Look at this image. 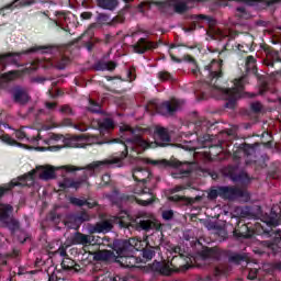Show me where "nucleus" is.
Masks as SVG:
<instances>
[{"instance_id":"nucleus-1","label":"nucleus","mask_w":281,"mask_h":281,"mask_svg":"<svg viewBox=\"0 0 281 281\" xmlns=\"http://www.w3.org/2000/svg\"><path fill=\"white\" fill-rule=\"evenodd\" d=\"M187 63L194 65L191 69L193 76L201 78L194 86V93L198 100H207L210 95L214 93H220L222 100H226L224 106L226 109H236V102L238 99L243 98V91H245V85H247V78L241 77L235 79L234 87H227V82L223 81V59H213L207 65L199 68L196 65V59L191 55L184 56Z\"/></svg>"},{"instance_id":"nucleus-2","label":"nucleus","mask_w":281,"mask_h":281,"mask_svg":"<svg viewBox=\"0 0 281 281\" xmlns=\"http://www.w3.org/2000/svg\"><path fill=\"white\" fill-rule=\"evenodd\" d=\"M121 137L115 139L102 138L100 136H92V143L98 146H102V144H121L123 150L121 153H116L115 156L111 159L105 160H97L92 161L86 167H77L74 165H65L61 166V170H66L67 172H79L80 170H90L91 175L93 172H100L106 166H113L117 164V166H122V161L130 157V159L137 160L139 159V154L142 150L146 148H150V143L144 139V135H150L153 133V128L150 127H131V125H123L120 127ZM142 148V150L139 149Z\"/></svg>"},{"instance_id":"nucleus-3","label":"nucleus","mask_w":281,"mask_h":281,"mask_svg":"<svg viewBox=\"0 0 281 281\" xmlns=\"http://www.w3.org/2000/svg\"><path fill=\"white\" fill-rule=\"evenodd\" d=\"M108 247L117 254L115 262H119L124 269H135L137 265L143 262L142 257L128 254L133 249L131 240L114 239L113 243L108 244Z\"/></svg>"},{"instance_id":"nucleus-4","label":"nucleus","mask_w":281,"mask_h":281,"mask_svg":"<svg viewBox=\"0 0 281 281\" xmlns=\"http://www.w3.org/2000/svg\"><path fill=\"white\" fill-rule=\"evenodd\" d=\"M148 269L156 276H172V273H184V271L192 269V265L186 263L183 257L175 256L169 263L156 260L148 265Z\"/></svg>"},{"instance_id":"nucleus-5","label":"nucleus","mask_w":281,"mask_h":281,"mask_svg":"<svg viewBox=\"0 0 281 281\" xmlns=\"http://www.w3.org/2000/svg\"><path fill=\"white\" fill-rule=\"evenodd\" d=\"M116 223L121 229H128L130 227H133L136 232L159 229V226L150 220V215H148V213H138L133 222L128 221V217H117Z\"/></svg>"},{"instance_id":"nucleus-6","label":"nucleus","mask_w":281,"mask_h":281,"mask_svg":"<svg viewBox=\"0 0 281 281\" xmlns=\"http://www.w3.org/2000/svg\"><path fill=\"white\" fill-rule=\"evenodd\" d=\"M144 161L151 166H161L162 168H181L178 172L172 173L173 179H186L192 175V164L188 161L181 162L177 158H171L170 160H151L146 158Z\"/></svg>"},{"instance_id":"nucleus-7","label":"nucleus","mask_w":281,"mask_h":281,"mask_svg":"<svg viewBox=\"0 0 281 281\" xmlns=\"http://www.w3.org/2000/svg\"><path fill=\"white\" fill-rule=\"evenodd\" d=\"M34 175L35 170L27 173L13 178L10 182L0 186V199H3L8 192H12L14 188H32L34 186Z\"/></svg>"},{"instance_id":"nucleus-8","label":"nucleus","mask_w":281,"mask_h":281,"mask_svg":"<svg viewBox=\"0 0 281 281\" xmlns=\"http://www.w3.org/2000/svg\"><path fill=\"white\" fill-rule=\"evenodd\" d=\"M14 206L0 203V223L7 227L11 234H16L21 229V222L14 217Z\"/></svg>"},{"instance_id":"nucleus-9","label":"nucleus","mask_w":281,"mask_h":281,"mask_svg":"<svg viewBox=\"0 0 281 281\" xmlns=\"http://www.w3.org/2000/svg\"><path fill=\"white\" fill-rule=\"evenodd\" d=\"M52 46H33L29 49L15 52V53H5L0 54V65L2 67H7V65H19V59L16 57L27 55V54H36V52H42V54H47L50 52Z\"/></svg>"},{"instance_id":"nucleus-10","label":"nucleus","mask_w":281,"mask_h":281,"mask_svg":"<svg viewBox=\"0 0 281 281\" xmlns=\"http://www.w3.org/2000/svg\"><path fill=\"white\" fill-rule=\"evenodd\" d=\"M207 0H166L158 1L156 5L162 10V12H168V10H173L176 14H186L190 10V3H203Z\"/></svg>"},{"instance_id":"nucleus-11","label":"nucleus","mask_w":281,"mask_h":281,"mask_svg":"<svg viewBox=\"0 0 281 281\" xmlns=\"http://www.w3.org/2000/svg\"><path fill=\"white\" fill-rule=\"evenodd\" d=\"M149 106L154 113H158L159 115H175L179 109V101H165L161 103H157L151 101Z\"/></svg>"},{"instance_id":"nucleus-12","label":"nucleus","mask_w":281,"mask_h":281,"mask_svg":"<svg viewBox=\"0 0 281 281\" xmlns=\"http://www.w3.org/2000/svg\"><path fill=\"white\" fill-rule=\"evenodd\" d=\"M212 124L205 117H200L194 122V133L200 142H212L210 133Z\"/></svg>"},{"instance_id":"nucleus-13","label":"nucleus","mask_w":281,"mask_h":281,"mask_svg":"<svg viewBox=\"0 0 281 281\" xmlns=\"http://www.w3.org/2000/svg\"><path fill=\"white\" fill-rule=\"evenodd\" d=\"M130 245L135 249V251H140L142 262H148V260H153V258H155V247L148 246V243L144 246L142 240L132 238L130 239Z\"/></svg>"},{"instance_id":"nucleus-14","label":"nucleus","mask_w":281,"mask_h":281,"mask_svg":"<svg viewBox=\"0 0 281 281\" xmlns=\"http://www.w3.org/2000/svg\"><path fill=\"white\" fill-rule=\"evenodd\" d=\"M245 196H249V194L238 187H220V198L224 201H236V199H245Z\"/></svg>"},{"instance_id":"nucleus-15","label":"nucleus","mask_w":281,"mask_h":281,"mask_svg":"<svg viewBox=\"0 0 281 281\" xmlns=\"http://www.w3.org/2000/svg\"><path fill=\"white\" fill-rule=\"evenodd\" d=\"M225 177H228L234 183H249V175L240 171L238 166L229 165L224 169Z\"/></svg>"},{"instance_id":"nucleus-16","label":"nucleus","mask_w":281,"mask_h":281,"mask_svg":"<svg viewBox=\"0 0 281 281\" xmlns=\"http://www.w3.org/2000/svg\"><path fill=\"white\" fill-rule=\"evenodd\" d=\"M225 177H228L234 183H249V175L240 171L238 166L229 165L224 169Z\"/></svg>"},{"instance_id":"nucleus-17","label":"nucleus","mask_w":281,"mask_h":281,"mask_svg":"<svg viewBox=\"0 0 281 281\" xmlns=\"http://www.w3.org/2000/svg\"><path fill=\"white\" fill-rule=\"evenodd\" d=\"M89 221H91V215L87 211H80L68 216L66 227H69V229H80V225Z\"/></svg>"},{"instance_id":"nucleus-18","label":"nucleus","mask_w":281,"mask_h":281,"mask_svg":"<svg viewBox=\"0 0 281 281\" xmlns=\"http://www.w3.org/2000/svg\"><path fill=\"white\" fill-rule=\"evenodd\" d=\"M164 43L161 40L158 42L148 41L146 37H140L137 43H135L132 47L135 54H146V52H150L151 49H157L159 45Z\"/></svg>"},{"instance_id":"nucleus-19","label":"nucleus","mask_w":281,"mask_h":281,"mask_svg":"<svg viewBox=\"0 0 281 281\" xmlns=\"http://www.w3.org/2000/svg\"><path fill=\"white\" fill-rule=\"evenodd\" d=\"M263 65H266V67H270V69H274V71H281L280 53L273 48L266 49Z\"/></svg>"},{"instance_id":"nucleus-20","label":"nucleus","mask_w":281,"mask_h":281,"mask_svg":"<svg viewBox=\"0 0 281 281\" xmlns=\"http://www.w3.org/2000/svg\"><path fill=\"white\" fill-rule=\"evenodd\" d=\"M34 3H36V0H13L0 9V14L5 16L10 12H14V10H21V8H27L29 5H34Z\"/></svg>"},{"instance_id":"nucleus-21","label":"nucleus","mask_w":281,"mask_h":281,"mask_svg":"<svg viewBox=\"0 0 281 281\" xmlns=\"http://www.w3.org/2000/svg\"><path fill=\"white\" fill-rule=\"evenodd\" d=\"M154 137H155L154 144L156 146H159L160 148H166V146H170L171 138L167 128L156 127L154 131Z\"/></svg>"},{"instance_id":"nucleus-22","label":"nucleus","mask_w":281,"mask_h":281,"mask_svg":"<svg viewBox=\"0 0 281 281\" xmlns=\"http://www.w3.org/2000/svg\"><path fill=\"white\" fill-rule=\"evenodd\" d=\"M87 181H89V176L87 173H83L81 179L79 180L64 178L63 181L59 182V188H61V190H67L69 188H72L74 190H79V188H81L83 183H87Z\"/></svg>"},{"instance_id":"nucleus-23","label":"nucleus","mask_w":281,"mask_h":281,"mask_svg":"<svg viewBox=\"0 0 281 281\" xmlns=\"http://www.w3.org/2000/svg\"><path fill=\"white\" fill-rule=\"evenodd\" d=\"M12 98L16 104H21L22 106H25L31 99L27 90L21 86H15L12 89Z\"/></svg>"},{"instance_id":"nucleus-24","label":"nucleus","mask_w":281,"mask_h":281,"mask_svg":"<svg viewBox=\"0 0 281 281\" xmlns=\"http://www.w3.org/2000/svg\"><path fill=\"white\" fill-rule=\"evenodd\" d=\"M235 238H251L254 236V227L250 224H245L243 221L237 223V227L233 232Z\"/></svg>"},{"instance_id":"nucleus-25","label":"nucleus","mask_w":281,"mask_h":281,"mask_svg":"<svg viewBox=\"0 0 281 281\" xmlns=\"http://www.w3.org/2000/svg\"><path fill=\"white\" fill-rule=\"evenodd\" d=\"M151 175L153 173H150V170L137 167L133 171V179L137 183H143V186H146V183H148L150 180Z\"/></svg>"},{"instance_id":"nucleus-26","label":"nucleus","mask_w":281,"mask_h":281,"mask_svg":"<svg viewBox=\"0 0 281 281\" xmlns=\"http://www.w3.org/2000/svg\"><path fill=\"white\" fill-rule=\"evenodd\" d=\"M241 3L246 5H250L251 8H273V5H278L281 3V0H239Z\"/></svg>"},{"instance_id":"nucleus-27","label":"nucleus","mask_w":281,"mask_h":281,"mask_svg":"<svg viewBox=\"0 0 281 281\" xmlns=\"http://www.w3.org/2000/svg\"><path fill=\"white\" fill-rule=\"evenodd\" d=\"M97 23H99V25H115V23H124V16L116 15L111 20L109 14L99 13L97 15Z\"/></svg>"},{"instance_id":"nucleus-28","label":"nucleus","mask_w":281,"mask_h":281,"mask_svg":"<svg viewBox=\"0 0 281 281\" xmlns=\"http://www.w3.org/2000/svg\"><path fill=\"white\" fill-rule=\"evenodd\" d=\"M244 154V157H250V155H254L256 153V146L255 145H249L247 143L240 144L238 146V149L234 151V158L235 159H240V154Z\"/></svg>"},{"instance_id":"nucleus-29","label":"nucleus","mask_w":281,"mask_h":281,"mask_svg":"<svg viewBox=\"0 0 281 281\" xmlns=\"http://www.w3.org/2000/svg\"><path fill=\"white\" fill-rule=\"evenodd\" d=\"M113 229V224L111 221L105 220L102 222H98L94 224L91 228L92 234H108V232H111Z\"/></svg>"},{"instance_id":"nucleus-30","label":"nucleus","mask_w":281,"mask_h":281,"mask_svg":"<svg viewBox=\"0 0 281 281\" xmlns=\"http://www.w3.org/2000/svg\"><path fill=\"white\" fill-rule=\"evenodd\" d=\"M91 235H85L80 232L75 233V235L71 238L72 245H82L83 247H87L91 245L92 240Z\"/></svg>"},{"instance_id":"nucleus-31","label":"nucleus","mask_w":281,"mask_h":281,"mask_svg":"<svg viewBox=\"0 0 281 281\" xmlns=\"http://www.w3.org/2000/svg\"><path fill=\"white\" fill-rule=\"evenodd\" d=\"M42 172L40 173V179L43 181H49L56 177V168L54 166H40Z\"/></svg>"},{"instance_id":"nucleus-32","label":"nucleus","mask_w":281,"mask_h":281,"mask_svg":"<svg viewBox=\"0 0 281 281\" xmlns=\"http://www.w3.org/2000/svg\"><path fill=\"white\" fill-rule=\"evenodd\" d=\"M116 68H117V63L113 60H110V61L99 60L94 64L95 71H115Z\"/></svg>"},{"instance_id":"nucleus-33","label":"nucleus","mask_w":281,"mask_h":281,"mask_svg":"<svg viewBox=\"0 0 281 281\" xmlns=\"http://www.w3.org/2000/svg\"><path fill=\"white\" fill-rule=\"evenodd\" d=\"M200 256L203 260H221V251L217 248L206 247L200 252Z\"/></svg>"},{"instance_id":"nucleus-34","label":"nucleus","mask_w":281,"mask_h":281,"mask_svg":"<svg viewBox=\"0 0 281 281\" xmlns=\"http://www.w3.org/2000/svg\"><path fill=\"white\" fill-rule=\"evenodd\" d=\"M117 258L115 252L111 250H99L94 254V259L100 262H111V260H115Z\"/></svg>"},{"instance_id":"nucleus-35","label":"nucleus","mask_w":281,"mask_h":281,"mask_svg":"<svg viewBox=\"0 0 281 281\" xmlns=\"http://www.w3.org/2000/svg\"><path fill=\"white\" fill-rule=\"evenodd\" d=\"M138 194H149V198L146 200L136 199V203L138 205H143V207H147V205H153L155 203V195H153V192H150L149 188H143Z\"/></svg>"},{"instance_id":"nucleus-36","label":"nucleus","mask_w":281,"mask_h":281,"mask_svg":"<svg viewBox=\"0 0 281 281\" xmlns=\"http://www.w3.org/2000/svg\"><path fill=\"white\" fill-rule=\"evenodd\" d=\"M115 128V123L111 119H104L99 123L100 134L109 133V131H113Z\"/></svg>"},{"instance_id":"nucleus-37","label":"nucleus","mask_w":281,"mask_h":281,"mask_svg":"<svg viewBox=\"0 0 281 281\" xmlns=\"http://www.w3.org/2000/svg\"><path fill=\"white\" fill-rule=\"evenodd\" d=\"M97 5L102 10H115L117 8V0H97Z\"/></svg>"},{"instance_id":"nucleus-38","label":"nucleus","mask_w":281,"mask_h":281,"mask_svg":"<svg viewBox=\"0 0 281 281\" xmlns=\"http://www.w3.org/2000/svg\"><path fill=\"white\" fill-rule=\"evenodd\" d=\"M21 76V71L19 70H10L8 72H4L0 76L1 80H3V82H12L14 80H16V78H19Z\"/></svg>"},{"instance_id":"nucleus-39","label":"nucleus","mask_w":281,"mask_h":281,"mask_svg":"<svg viewBox=\"0 0 281 281\" xmlns=\"http://www.w3.org/2000/svg\"><path fill=\"white\" fill-rule=\"evenodd\" d=\"M256 63L257 60L254 55L247 56L245 59L246 71H252V74H256L258 71V68H256Z\"/></svg>"},{"instance_id":"nucleus-40","label":"nucleus","mask_w":281,"mask_h":281,"mask_svg":"<svg viewBox=\"0 0 281 281\" xmlns=\"http://www.w3.org/2000/svg\"><path fill=\"white\" fill-rule=\"evenodd\" d=\"M228 262L233 265H240L241 262H247V256L238 252H233L228 256Z\"/></svg>"},{"instance_id":"nucleus-41","label":"nucleus","mask_w":281,"mask_h":281,"mask_svg":"<svg viewBox=\"0 0 281 281\" xmlns=\"http://www.w3.org/2000/svg\"><path fill=\"white\" fill-rule=\"evenodd\" d=\"M169 200L173 201L175 203H184V205H192V203H194L193 199L179 194L171 195Z\"/></svg>"},{"instance_id":"nucleus-42","label":"nucleus","mask_w":281,"mask_h":281,"mask_svg":"<svg viewBox=\"0 0 281 281\" xmlns=\"http://www.w3.org/2000/svg\"><path fill=\"white\" fill-rule=\"evenodd\" d=\"M0 139L8 146H23V144L16 142V139L12 138L9 134H3L0 136Z\"/></svg>"},{"instance_id":"nucleus-43","label":"nucleus","mask_w":281,"mask_h":281,"mask_svg":"<svg viewBox=\"0 0 281 281\" xmlns=\"http://www.w3.org/2000/svg\"><path fill=\"white\" fill-rule=\"evenodd\" d=\"M76 267V261H74L71 258H66L61 261V269L64 271H71Z\"/></svg>"},{"instance_id":"nucleus-44","label":"nucleus","mask_w":281,"mask_h":281,"mask_svg":"<svg viewBox=\"0 0 281 281\" xmlns=\"http://www.w3.org/2000/svg\"><path fill=\"white\" fill-rule=\"evenodd\" d=\"M61 125H63V126H72V127L76 128L77 131H81V132L87 131V128H80V125L74 124V122L71 121V119H64V120L61 121Z\"/></svg>"},{"instance_id":"nucleus-45","label":"nucleus","mask_w":281,"mask_h":281,"mask_svg":"<svg viewBox=\"0 0 281 281\" xmlns=\"http://www.w3.org/2000/svg\"><path fill=\"white\" fill-rule=\"evenodd\" d=\"M67 65H69V58L68 57H61L59 60L56 61V67L59 70L66 69Z\"/></svg>"},{"instance_id":"nucleus-46","label":"nucleus","mask_w":281,"mask_h":281,"mask_svg":"<svg viewBox=\"0 0 281 281\" xmlns=\"http://www.w3.org/2000/svg\"><path fill=\"white\" fill-rule=\"evenodd\" d=\"M90 105L88 108V111H90L91 113H100V103L93 101V100H90Z\"/></svg>"},{"instance_id":"nucleus-47","label":"nucleus","mask_w":281,"mask_h":281,"mask_svg":"<svg viewBox=\"0 0 281 281\" xmlns=\"http://www.w3.org/2000/svg\"><path fill=\"white\" fill-rule=\"evenodd\" d=\"M195 21H207L210 25L214 24V18L204 14L194 15Z\"/></svg>"},{"instance_id":"nucleus-48","label":"nucleus","mask_w":281,"mask_h":281,"mask_svg":"<svg viewBox=\"0 0 281 281\" xmlns=\"http://www.w3.org/2000/svg\"><path fill=\"white\" fill-rule=\"evenodd\" d=\"M218 196H221V187H217L209 192V199H211V201L218 199Z\"/></svg>"},{"instance_id":"nucleus-49","label":"nucleus","mask_w":281,"mask_h":281,"mask_svg":"<svg viewBox=\"0 0 281 281\" xmlns=\"http://www.w3.org/2000/svg\"><path fill=\"white\" fill-rule=\"evenodd\" d=\"M250 110L252 113H260V111H262V103L259 101L252 102L250 104Z\"/></svg>"},{"instance_id":"nucleus-50","label":"nucleus","mask_w":281,"mask_h":281,"mask_svg":"<svg viewBox=\"0 0 281 281\" xmlns=\"http://www.w3.org/2000/svg\"><path fill=\"white\" fill-rule=\"evenodd\" d=\"M70 203L72 205H77L78 207H83L85 203H87V200H82L79 198H70Z\"/></svg>"},{"instance_id":"nucleus-51","label":"nucleus","mask_w":281,"mask_h":281,"mask_svg":"<svg viewBox=\"0 0 281 281\" xmlns=\"http://www.w3.org/2000/svg\"><path fill=\"white\" fill-rule=\"evenodd\" d=\"M268 177H270V179H280V168L270 169Z\"/></svg>"},{"instance_id":"nucleus-52","label":"nucleus","mask_w":281,"mask_h":281,"mask_svg":"<svg viewBox=\"0 0 281 281\" xmlns=\"http://www.w3.org/2000/svg\"><path fill=\"white\" fill-rule=\"evenodd\" d=\"M59 111H60V113H64L65 115H74V109H71V106L68 104L61 105Z\"/></svg>"},{"instance_id":"nucleus-53","label":"nucleus","mask_w":281,"mask_h":281,"mask_svg":"<svg viewBox=\"0 0 281 281\" xmlns=\"http://www.w3.org/2000/svg\"><path fill=\"white\" fill-rule=\"evenodd\" d=\"M251 216H254V213H251V210L249 207H245L240 210L241 218H251Z\"/></svg>"},{"instance_id":"nucleus-54","label":"nucleus","mask_w":281,"mask_h":281,"mask_svg":"<svg viewBox=\"0 0 281 281\" xmlns=\"http://www.w3.org/2000/svg\"><path fill=\"white\" fill-rule=\"evenodd\" d=\"M211 142L212 140L202 142V144H206V145H204V148H206V146H207L210 155H212V150H214V148H216L217 150H221V145H214Z\"/></svg>"},{"instance_id":"nucleus-55","label":"nucleus","mask_w":281,"mask_h":281,"mask_svg":"<svg viewBox=\"0 0 281 281\" xmlns=\"http://www.w3.org/2000/svg\"><path fill=\"white\" fill-rule=\"evenodd\" d=\"M173 217H175V212L172 210H168V211L162 212L164 221H172Z\"/></svg>"},{"instance_id":"nucleus-56","label":"nucleus","mask_w":281,"mask_h":281,"mask_svg":"<svg viewBox=\"0 0 281 281\" xmlns=\"http://www.w3.org/2000/svg\"><path fill=\"white\" fill-rule=\"evenodd\" d=\"M159 80H172V75L168 71H160L158 72Z\"/></svg>"},{"instance_id":"nucleus-57","label":"nucleus","mask_w":281,"mask_h":281,"mask_svg":"<svg viewBox=\"0 0 281 281\" xmlns=\"http://www.w3.org/2000/svg\"><path fill=\"white\" fill-rule=\"evenodd\" d=\"M49 221H53V223H58V221H60V215L56 213V211H52L49 213Z\"/></svg>"},{"instance_id":"nucleus-58","label":"nucleus","mask_w":281,"mask_h":281,"mask_svg":"<svg viewBox=\"0 0 281 281\" xmlns=\"http://www.w3.org/2000/svg\"><path fill=\"white\" fill-rule=\"evenodd\" d=\"M269 89V83H267L266 81H262L259 88V93L260 95H265V93H267Z\"/></svg>"},{"instance_id":"nucleus-59","label":"nucleus","mask_w":281,"mask_h":281,"mask_svg":"<svg viewBox=\"0 0 281 281\" xmlns=\"http://www.w3.org/2000/svg\"><path fill=\"white\" fill-rule=\"evenodd\" d=\"M16 139H27V134L23 130L15 131Z\"/></svg>"},{"instance_id":"nucleus-60","label":"nucleus","mask_w":281,"mask_h":281,"mask_svg":"<svg viewBox=\"0 0 281 281\" xmlns=\"http://www.w3.org/2000/svg\"><path fill=\"white\" fill-rule=\"evenodd\" d=\"M256 278H258V270H250L247 280H256Z\"/></svg>"},{"instance_id":"nucleus-61","label":"nucleus","mask_w":281,"mask_h":281,"mask_svg":"<svg viewBox=\"0 0 281 281\" xmlns=\"http://www.w3.org/2000/svg\"><path fill=\"white\" fill-rule=\"evenodd\" d=\"M91 16H93V13L89 12V11H86V12H82L80 18L83 20V21H89V19H91Z\"/></svg>"},{"instance_id":"nucleus-62","label":"nucleus","mask_w":281,"mask_h":281,"mask_svg":"<svg viewBox=\"0 0 281 281\" xmlns=\"http://www.w3.org/2000/svg\"><path fill=\"white\" fill-rule=\"evenodd\" d=\"M101 181L103 182V186H109V183L111 182V176L109 175H103L101 178Z\"/></svg>"},{"instance_id":"nucleus-63","label":"nucleus","mask_w":281,"mask_h":281,"mask_svg":"<svg viewBox=\"0 0 281 281\" xmlns=\"http://www.w3.org/2000/svg\"><path fill=\"white\" fill-rule=\"evenodd\" d=\"M63 148H65V146H60V145L48 146V150H50V153H57V150H63Z\"/></svg>"},{"instance_id":"nucleus-64","label":"nucleus","mask_w":281,"mask_h":281,"mask_svg":"<svg viewBox=\"0 0 281 281\" xmlns=\"http://www.w3.org/2000/svg\"><path fill=\"white\" fill-rule=\"evenodd\" d=\"M85 205H87V207H89V210H93V207H98V202H90L88 200H86Z\"/></svg>"}]
</instances>
